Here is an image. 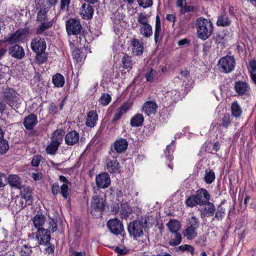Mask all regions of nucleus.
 <instances>
[{
  "label": "nucleus",
  "instance_id": "f257e3e1",
  "mask_svg": "<svg viewBox=\"0 0 256 256\" xmlns=\"http://www.w3.org/2000/svg\"><path fill=\"white\" fill-rule=\"evenodd\" d=\"M196 26L198 36L202 40L208 39L212 33L213 24L209 19L202 17L198 18Z\"/></svg>",
  "mask_w": 256,
  "mask_h": 256
},
{
  "label": "nucleus",
  "instance_id": "f03ea898",
  "mask_svg": "<svg viewBox=\"0 0 256 256\" xmlns=\"http://www.w3.org/2000/svg\"><path fill=\"white\" fill-rule=\"evenodd\" d=\"M146 226V222L144 220H134L128 226V232L134 239L142 236L144 234V230Z\"/></svg>",
  "mask_w": 256,
  "mask_h": 256
},
{
  "label": "nucleus",
  "instance_id": "7ed1b4c3",
  "mask_svg": "<svg viewBox=\"0 0 256 256\" xmlns=\"http://www.w3.org/2000/svg\"><path fill=\"white\" fill-rule=\"evenodd\" d=\"M104 200L99 195L94 194L92 198L90 205V212L96 218L101 216L104 210Z\"/></svg>",
  "mask_w": 256,
  "mask_h": 256
},
{
  "label": "nucleus",
  "instance_id": "20e7f679",
  "mask_svg": "<svg viewBox=\"0 0 256 256\" xmlns=\"http://www.w3.org/2000/svg\"><path fill=\"white\" fill-rule=\"evenodd\" d=\"M63 138L61 132L57 130L52 134L50 142L46 148V153L50 155H54L62 140Z\"/></svg>",
  "mask_w": 256,
  "mask_h": 256
},
{
  "label": "nucleus",
  "instance_id": "39448f33",
  "mask_svg": "<svg viewBox=\"0 0 256 256\" xmlns=\"http://www.w3.org/2000/svg\"><path fill=\"white\" fill-rule=\"evenodd\" d=\"M28 33L29 29L28 28L18 30L14 34L4 38L2 42H0V44L4 42H8L11 44L23 42L27 38Z\"/></svg>",
  "mask_w": 256,
  "mask_h": 256
},
{
  "label": "nucleus",
  "instance_id": "423d86ee",
  "mask_svg": "<svg viewBox=\"0 0 256 256\" xmlns=\"http://www.w3.org/2000/svg\"><path fill=\"white\" fill-rule=\"evenodd\" d=\"M218 64L221 70L228 73L234 70L235 66V61L233 56H226L219 60Z\"/></svg>",
  "mask_w": 256,
  "mask_h": 256
},
{
  "label": "nucleus",
  "instance_id": "0eeeda50",
  "mask_svg": "<svg viewBox=\"0 0 256 256\" xmlns=\"http://www.w3.org/2000/svg\"><path fill=\"white\" fill-rule=\"evenodd\" d=\"M30 47L34 52H44L46 48V44L44 38L36 36L31 40Z\"/></svg>",
  "mask_w": 256,
  "mask_h": 256
},
{
  "label": "nucleus",
  "instance_id": "6e6552de",
  "mask_svg": "<svg viewBox=\"0 0 256 256\" xmlns=\"http://www.w3.org/2000/svg\"><path fill=\"white\" fill-rule=\"evenodd\" d=\"M82 26L80 21L75 18H70L66 22V30L68 34L76 35L80 33Z\"/></svg>",
  "mask_w": 256,
  "mask_h": 256
},
{
  "label": "nucleus",
  "instance_id": "1a4fd4ad",
  "mask_svg": "<svg viewBox=\"0 0 256 256\" xmlns=\"http://www.w3.org/2000/svg\"><path fill=\"white\" fill-rule=\"evenodd\" d=\"M96 183L98 188H108L111 183L109 174L107 172H102L96 176Z\"/></svg>",
  "mask_w": 256,
  "mask_h": 256
},
{
  "label": "nucleus",
  "instance_id": "9d476101",
  "mask_svg": "<svg viewBox=\"0 0 256 256\" xmlns=\"http://www.w3.org/2000/svg\"><path fill=\"white\" fill-rule=\"evenodd\" d=\"M107 226L112 233L116 235L121 234L124 230L122 224L118 218L110 220L107 222Z\"/></svg>",
  "mask_w": 256,
  "mask_h": 256
},
{
  "label": "nucleus",
  "instance_id": "9b49d317",
  "mask_svg": "<svg viewBox=\"0 0 256 256\" xmlns=\"http://www.w3.org/2000/svg\"><path fill=\"white\" fill-rule=\"evenodd\" d=\"M36 238L39 244H47L50 239V231L47 229L39 228L36 232Z\"/></svg>",
  "mask_w": 256,
  "mask_h": 256
},
{
  "label": "nucleus",
  "instance_id": "f8f14e48",
  "mask_svg": "<svg viewBox=\"0 0 256 256\" xmlns=\"http://www.w3.org/2000/svg\"><path fill=\"white\" fill-rule=\"evenodd\" d=\"M199 205H204L210 200V196L205 189L198 190L195 194Z\"/></svg>",
  "mask_w": 256,
  "mask_h": 256
},
{
  "label": "nucleus",
  "instance_id": "ddd939ff",
  "mask_svg": "<svg viewBox=\"0 0 256 256\" xmlns=\"http://www.w3.org/2000/svg\"><path fill=\"white\" fill-rule=\"evenodd\" d=\"M9 54L12 57L18 59H22L25 55L23 48L18 44L14 45L10 48Z\"/></svg>",
  "mask_w": 256,
  "mask_h": 256
},
{
  "label": "nucleus",
  "instance_id": "4468645a",
  "mask_svg": "<svg viewBox=\"0 0 256 256\" xmlns=\"http://www.w3.org/2000/svg\"><path fill=\"white\" fill-rule=\"evenodd\" d=\"M132 52L134 55L140 56L144 51L143 43L139 40L134 38L131 40Z\"/></svg>",
  "mask_w": 256,
  "mask_h": 256
},
{
  "label": "nucleus",
  "instance_id": "2eb2a0df",
  "mask_svg": "<svg viewBox=\"0 0 256 256\" xmlns=\"http://www.w3.org/2000/svg\"><path fill=\"white\" fill-rule=\"evenodd\" d=\"M132 104L130 102H126L122 104L121 106L116 110V112L113 117L112 122H116L120 119L121 117L128 112Z\"/></svg>",
  "mask_w": 256,
  "mask_h": 256
},
{
  "label": "nucleus",
  "instance_id": "dca6fc26",
  "mask_svg": "<svg viewBox=\"0 0 256 256\" xmlns=\"http://www.w3.org/2000/svg\"><path fill=\"white\" fill-rule=\"evenodd\" d=\"M53 22H42L36 28V33L37 34H44V35L52 36V32H46V30L52 26Z\"/></svg>",
  "mask_w": 256,
  "mask_h": 256
},
{
  "label": "nucleus",
  "instance_id": "f3484780",
  "mask_svg": "<svg viewBox=\"0 0 256 256\" xmlns=\"http://www.w3.org/2000/svg\"><path fill=\"white\" fill-rule=\"evenodd\" d=\"M98 114L96 110L89 112L87 114L86 125L88 127L94 128L98 120Z\"/></svg>",
  "mask_w": 256,
  "mask_h": 256
},
{
  "label": "nucleus",
  "instance_id": "a211bd4d",
  "mask_svg": "<svg viewBox=\"0 0 256 256\" xmlns=\"http://www.w3.org/2000/svg\"><path fill=\"white\" fill-rule=\"evenodd\" d=\"M80 14L84 19H90L94 14L92 7L87 4H84L80 8Z\"/></svg>",
  "mask_w": 256,
  "mask_h": 256
},
{
  "label": "nucleus",
  "instance_id": "6ab92c4d",
  "mask_svg": "<svg viewBox=\"0 0 256 256\" xmlns=\"http://www.w3.org/2000/svg\"><path fill=\"white\" fill-rule=\"evenodd\" d=\"M78 140L79 134L75 130L68 132L65 136L66 143L68 145H74L78 141Z\"/></svg>",
  "mask_w": 256,
  "mask_h": 256
},
{
  "label": "nucleus",
  "instance_id": "aec40b11",
  "mask_svg": "<svg viewBox=\"0 0 256 256\" xmlns=\"http://www.w3.org/2000/svg\"><path fill=\"white\" fill-rule=\"evenodd\" d=\"M38 122L37 117L34 114H30L24 118V124L27 130L32 129Z\"/></svg>",
  "mask_w": 256,
  "mask_h": 256
},
{
  "label": "nucleus",
  "instance_id": "412c9836",
  "mask_svg": "<svg viewBox=\"0 0 256 256\" xmlns=\"http://www.w3.org/2000/svg\"><path fill=\"white\" fill-rule=\"evenodd\" d=\"M114 147L118 153H122L126 150L128 148V142L125 139L120 138L114 142Z\"/></svg>",
  "mask_w": 256,
  "mask_h": 256
},
{
  "label": "nucleus",
  "instance_id": "4be33fe9",
  "mask_svg": "<svg viewBox=\"0 0 256 256\" xmlns=\"http://www.w3.org/2000/svg\"><path fill=\"white\" fill-rule=\"evenodd\" d=\"M157 108L156 103L153 101L146 102L142 107L144 112L148 116L154 114Z\"/></svg>",
  "mask_w": 256,
  "mask_h": 256
},
{
  "label": "nucleus",
  "instance_id": "5701e85b",
  "mask_svg": "<svg viewBox=\"0 0 256 256\" xmlns=\"http://www.w3.org/2000/svg\"><path fill=\"white\" fill-rule=\"evenodd\" d=\"M234 88L238 94L242 95L249 91L250 86L246 82L240 81L236 82Z\"/></svg>",
  "mask_w": 256,
  "mask_h": 256
},
{
  "label": "nucleus",
  "instance_id": "b1692460",
  "mask_svg": "<svg viewBox=\"0 0 256 256\" xmlns=\"http://www.w3.org/2000/svg\"><path fill=\"white\" fill-rule=\"evenodd\" d=\"M106 168L110 173H118L119 172V163L116 160H108L106 162Z\"/></svg>",
  "mask_w": 256,
  "mask_h": 256
},
{
  "label": "nucleus",
  "instance_id": "393cba45",
  "mask_svg": "<svg viewBox=\"0 0 256 256\" xmlns=\"http://www.w3.org/2000/svg\"><path fill=\"white\" fill-rule=\"evenodd\" d=\"M46 221V216L42 214H37L33 218L32 222L34 226L38 230L42 228Z\"/></svg>",
  "mask_w": 256,
  "mask_h": 256
},
{
  "label": "nucleus",
  "instance_id": "a878e982",
  "mask_svg": "<svg viewBox=\"0 0 256 256\" xmlns=\"http://www.w3.org/2000/svg\"><path fill=\"white\" fill-rule=\"evenodd\" d=\"M182 234L186 239L192 240L197 236V230L186 226L182 232Z\"/></svg>",
  "mask_w": 256,
  "mask_h": 256
},
{
  "label": "nucleus",
  "instance_id": "bb28decb",
  "mask_svg": "<svg viewBox=\"0 0 256 256\" xmlns=\"http://www.w3.org/2000/svg\"><path fill=\"white\" fill-rule=\"evenodd\" d=\"M230 33L226 30L220 31L216 34V42L217 44H224L229 37Z\"/></svg>",
  "mask_w": 256,
  "mask_h": 256
},
{
  "label": "nucleus",
  "instance_id": "cd10ccee",
  "mask_svg": "<svg viewBox=\"0 0 256 256\" xmlns=\"http://www.w3.org/2000/svg\"><path fill=\"white\" fill-rule=\"evenodd\" d=\"M204 206L202 213V216L204 217H208L212 216L216 210L215 206L213 204L208 202Z\"/></svg>",
  "mask_w": 256,
  "mask_h": 256
},
{
  "label": "nucleus",
  "instance_id": "c85d7f7f",
  "mask_svg": "<svg viewBox=\"0 0 256 256\" xmlns=\"http://www.w3.org/2000/svg\"><path fill=\"white\" fill-rule=\"evenodd\" d=\"M140 32L145 38H149L152 34V27L150 24L140 26Z\"/></svg>",
  "mask_w": 256,
  "mask_h": 256
},
{
  "label": "nucleus",
  "instance_id": "c756f323",
  "mask_svg": "<svg viewBox=\"0 0 256 256\" xmlns=\"http://www.w3.org/2000/svg\"><path fill=\"white\" fill-rule=\"evenodd\" d=\"M186 221L187 224L186 226L188 227L197 230L200 226V222L198 218L194 215H192L190 217H189Z\"/></svg>",
  "mask_w": 256,
  "mask_h": 256
},
{
  "label": "nucleus",
  "instance_id": "7c9ffc66",
  "mask_svg": "<svg viewBox=\"0 0 256 256\" xmlns=\"http://www.w3.org/2000/svg\"><path fill=\"white\" fill-rule=\"evenodd\" d=\"M52 81L54 86L58 88L62 87L65 82L63 76L58 73L52 76Z\"/></svg>",
  "mask_w": 256,
  "mask_h": 256
},
{
  "label": "nucleus",
  "instance_id": "2f4dec72",
  "mask_svg": "<svg viewBox=\"0 0 256 256\" xmlns=\"http://www.w3.org/2000/svg\"><path fill=\"white\" fill-rule=\"evenodd\" d=\"M144 120V118L142 114H136L132 118L130 124L134 127L140 126L142 124Z\"/></svg>",
  "mask_w": 256,
  "mask_h": 256
},
{
  "label": "nucleus",
  "instance_id": "473e14b6",
  "mask_svg": "<svg viewBox=\"0 0 256 256\" xmlns=\"http://www.w3.org/2000/svg\"><path fill=\"white\" fill-rule=\"evenodd\" d=\"M9 184L14 187L21 188V182L20 178L17 175L12 174L9 176L8 178Z\"/></svg>",
  "mask_w": 256,
  "mask_h": 256
},
{
  "label": "nucleus",
  "instance_id": "72a5a7b5",
  "mask_svg": "<svg viewBox=\"0 0 256 256\" xmlns=\"http://www.w3.org/2000/svg\"><path fill=\"white\" fill-rule=\"evenodd\" d=\"M232 115L235 118H239L242 113V110L237 102H234L231 106Z\"/></svg>",
  "mask_w": 256,
  "mask_h": 256
},
{
  "label": "nucleus",
  "instance_id": "f704fd0d",
  "mask_svg": "<svg viewBox=\"0 0 256 256\" xmlns=\"http://www.w3.org/2000/svg\"><path fill=\"white\" fill-rule=\"evenodd\" d=\"M161 31L160 20L158 16L156 17V25L154 29V41L156 43L158 42L160 38V32Z\"/></svg>",
  "mask_w": 256,
  "mask_h": 256
},
{
  "label": "nucleus",
  "instance_id": "c9c22d12",
  "mask_svg": "<svg viewBox=\"0 0 256 256\" xmlns=\"http://www.w3.org/2000/svg\"><path fill=\"white\" fill-rule=\"evenodd\" d=\"M167 226L170 231L172 233L178 232L180 228V222L176 220H170Z\"/></svg>",
  "mask_w": 256,
  "mask_h": 256
},
{
  "label": "nucleus",
  "instance_id": "e433bc0d",
  "mask_svg": "<svg viewBox=\"0 0 256 256\" xmlns=\"http://www.w3.org/2000/svg\"><path fill=\"white\" fill-rule=\"evenodd\" d=\"M231 21L230 20L228 16L226 15H221L220 16L216 22V24L218 26H227L230 24Z\"/></svg>",
  "mask_w": 256,
  "mask_h": 256
},
{
  "label": "nucleus",
  "instance_id": "4c0bfd02",
  "mask_svg": "<svg viewBox=\"0 0 256 256\" xmlns=\"http://www.w3.org/2000/svg\"><path fill=\"white\" fill-rule=\"evenodd\" d=\"M172 236L171 240L170 242V244L173 246H178L181 242L182 236L178 232H172Z\"/></svg>",
  "mask_w": 256,
  "mask_h": 256
},
{
  "label": "nucleus",
  "instance_id": "58836bf2",
  "mask_svg": "<svg viewBox=\"0 0 256 256\" xmlns=\"http://www.w3.org/2000/svg\"><path fill=\"white\" fill-rule=\"evenodd\" d=\"M122 66L126 69L130 70L132 68V58L127 54H125L122 60Z\"/></svg>",
  "mask_w": 256,
  "mask_h": 256
},
{
  "label": "nucleus",
  "instance_id": "ea45409f",
  "mask_svg": "<svg viewBox=\"0 0 256 256\" xmlns=\"http://www.w3.org/2000/svg\"><path fill=\"white\" fill-rule=\"evenodd\" d=\"M249 70L252 80L256 84V60L250 62Z\"/></svg>",
  "mask_w": 256,
  "mask_h": 256
},
{
  "label": "nucleus",
  "instance_id": "a19ab883",
  "mask_svg": "<svg viewBox=\"0 0 256 256\" xmlns=\"http://www.w3.org/2000/svg\"><path fill=\"white\" fill-rule=\"evenodd\" d=\"M35 62L38 64H43L48 58L47 54L44 52H36Z\"/></svg>",
  "mask_w": 256,
  "mask_h": 256
},
{
  "label": "nucleus",
  "instance_id": "79ce46f5",
  "mask_svg": "<svg viewBox=\"0 0 256 256\" xmlns=\"http://www.w3.org/2000/svg\"><path fill=\"white\" fill-rule=\"evenodd\" d=\"M149 16L145 13H139L137 18V20L140 26H143L148 24Z\"/></svg>",
  "mask_w": 256,
  "mask_h": 256
},
{
  "label": "nucleus",
  "instance_id": "37998d69",
  "mask_svg": "<svg viewBox=\"0 0 256 256\" xmlns=\"http://www.w3.org/2000/svg\"><path fill=\"white\" fill-rule=\"evenodd\" d=\"M178 92L175 90H172L167 92L164 95V97L166 100H172L175 101L178 97Z\"/></svg>",
  "mask_w": 256,
  "mask_h": 256
},
{
  "label": "nucleus",
  "instance_id": "c03bdc74",
  "mask_svg": "<svg viewBox=\"0 0 256 256\" xmlns=\"http://www.w3.org/2000/svg\"><path fill=\"white\" fill-rule=\"evenodd\" d=\"M120 212L122 218H126L130 216L132 213V210L128 206L124 205L122 206Z\"/></svg>",
  "mask_w": 256,
  "mask_h": 256
},
{
  "label": "nucleus",
  "instance_id": "a18cd8bd",
  "mask_svg": "<svg viewBox=\"0 0 256 256\" xmlns=\"http://www.w3.org/2000/svg\"><path fill=\"white\" fill-rule=\"evenodd\" d=\"M185 204L188 207H194L198 204L195 195L191 196L186 198L185 200Z\"/></svg>",
  "mask_w": 256,
  "mask_h": 256
},
{
  "label": "nucleus",
  "instance_id": "49530a36",
  "mask_svg": "<svg viewBox=\"0 0 256 256\" xmlns=\"http://www.w3.org/2000/svg\"><path fill=\"white\" fill-rule=\"evenodd\" d=\"M204 178L207 184H211L215 179L214 172L212 170H206Z\"/></svg>",
  "mask_w": 256,
  "mask_h": 256
},
{
  "label": "nucleus",
  "instance_id": "de8ad7c7",
  "mask_svg": "<svg viewBox=\"0 0 256 256\" xmlns=\"http://www.w3.org/2000/svg\"><path fill=\"white\" fill-rule=\"evenodd\" d=\"M20 194L22 198L24 199L26 202L30 200V192L28 188L23 187L21 190Z\"/></svg>",
  "mask_w": 256,
  "mask_h": 256
},
{
  "label": "nucleus",
  "instance_id": "09e8293b",
  "mask_svg": "<svg viewBox=\"0 0 256 256\" xmlns=\"http://www.w3.org/2000/svg\"><path fill=\"white\" fill-rule=\"evenodd\" d=\"M111 96L108 94H104L100 98V102L103 106H107L111 101Z\"/></svg>",
  "mask_w": 256,
  "mask_h": 256
},
{
  "label": "nucleus",
  "instance_id": "8fccbe9b",
  "mask_svg": "<svg viewBox=\"0 0 256 256\" xmlns=\"http://www.w3.org/2000/svg\"><path fill=\"white\" fill-rule=\"evenodd\" d=\"M156 72L150 68L148 72H147L145 74L146 80L148 82H152L154 80V77L156 75Z\"/></svg>",
  "mask_w": 256,
  "mask_h": 256
},
{
  "label": "nucleus",
  "instance_id": "3c124183",
  "mask_svg": "<svg viewBox=\"0 0 256 256\" xmlns=\"http://www.w3.org/2000/svg\"><path fill=\"white\" fill-rule=\"evenodd\" d=\"M8 148V143L5 140L2 139L0 140V154H3L5 153Z\"/></svg>",
  "mask_w": 256,
  "mask_h": 256
},
{
  "label": "nucleus",
  "instance_id": "603ef678",
  "mask_svg": "<svg viewBox=\"0 0 256 256\" xmlns=\"http://www.w3.org/2000/svg\"><path fill=\"white\" fill-rule=\"evenodd\" d=\"M137 2L140 6L144 8L150 7L152 4V0H137Z\"/></svg>",
  "mask_w": 256,
  "mask_h": 256
},
{
  "label": "nucleus",
  "instance_id": "864d4df0",
  "mask_svg": "<svg viewBox=\"0 0 256 256\" xmlns=\"http://www.w3.org/2000/svg\"><path fill=\"white\" fill-rule=\"evenodd\" d=\"M31 247L28 245L24 244L20 252L21 256H28L32 252Z\"/></svg>",
  "mask_w": 256,
  "mask_h": 256
},
{
  "label": "nucleus",
  "instance_id": "5fc2aeb1",
  "mask_svg": "<svg viewBox=\"0 0 256 256\" xmlns=\"http://www.w3.org/2000/svg\"><path fill=\"white\" fill-rule=\"evenodd\" d=\"M60 192L65 198H67L69 196V188L68 184H64L60 186Z\"/></svg>",
  "mask_w": 256,
  "mask_h": 256
},
{
  "label": "nucleus",
  "instance_id": "6e6d98bb",
  "mask_svg": "<svg viewBox=\"0 0 256 256\" xmlns=\"http://www.w3.org/2000/svg\"><path fill=\"white\" fill-rule=\"evenodd\" d=\"M178 249L182 252L188 251L190 252L191 254H194V247L188 244H184L178 247Z\"/></svg>",
  "mask_w": 256,
  "mask_h": 256
},
{
  "label": "nucleus",
  "instance_id": "4d7b16f0",
  "mask_svg": "<svg viewBox=\"0 0 256 256\" xmlns=\"http://www.w3.org/2000/svg\"><path fill=\"white\" fill-rule=\"evenodd\" d=\"M230 124V116L228 114H225L222 120L221 126L227 128Z\"/></svg>",
  "mask_w": 256,
  "mask_h": 256
},
{
  "label": "nucleus",
  "instance_id": "13d9d810",
  "mask_svg": "<svg viewBox=\"0 0 256 256\" xmlns=\"http://www.w3.org/2000/svg\"><path fill=\"white\" fill-rule=\"evenodd\" d=\"M224 214V210L222 208L218 209L216 211L214 218L218 220H222Z\"/></svg>",
  "mask_w": 256,
  "mask_h": 256
},
{
  "label": "nucleus",
  "instance_id": "bf43d9fd",
  "mask_svg": "<svg viewBox=\"0 0 256 256\" xmlns=\"http://www.w3.org/2000/svg\"><path fill=\"white\" fill-rule=\"evenodd\" d=\"M42 159V156L40 155H37L34 156L32 160V164L34 166H38Z\"/></svg>",
  "mask_w": 256,
  "mask_h": 256
},
{
  "label": "nucleus",
  "instance_id": "052dcab7",
  "mask_svg": "<svg viewBox=\"0 0 256 256\" xmlns=\"http://www.w3.org/2000/svg\"><path fill=\"white\" fill-rule=\"evenodd\" d=\"M49 228L52 232H56L57 230V224L55 220L52 219L48 223Z\"/></svg>",
  "mask_w": 256,
  "mask_h": 256
},
{
  "label": "nucleus",
  "instance_id": "680f3d73",
  "mask_svg": "<svg viewBox=\"0 0 256 256\" xmlns=\"http://www.w3.org/2000/svg\"><path fill=\"white\" fill-rule=\"evenodd\" d=\"M206 241V235L204 234L199 237L198 240H196V243L198 244L200 246H204Z\"/></svg>",
  "mask_w": 256,
  "mask_h": 256
},
{
  "label": "nucleus",
  "instance_id": "e2e57ef3",
  "mask_svg": "<svg viewBox=\"0 0 256 256\" xmlns=\"http://www.w3.org/2000/svg\"><path fill=\"white\" fill-rule=\"evenodd\" d=\"M70 0H60V8L66 10L68 6Z\"/></svg>",
  "mask_w": 256,
  "mask_h": 256
},
{
  "label": "nucleus",
  "instance_id": "0e129e2a",
  "mask_svg": "<svg viewBox=\"0 0 256 256\" xmlns=\"http://www.w3.org/2000/svg\"><path fill=\"white\" fill-rule=\"evenodd\" d=\"M116 251L120 254L124 255L128 253V250L126 248H120L117 247Z\"/></svg>",
  "mask_w": 256,
  "mask_h": 256
},
{
  "label": "nucleus",
  "instance_id": "69168bd1",
  "mask_svg": "<svg viewBox=\"0 0 256 256\" xmlns=\"http://www.w3.org/2000/svg\"><path fill=\"white\" fill-rule=\"evenodd\" d=\"M194 10V7L191 6H186V4L181 9V12L186 13L188 12H191Z\"/></svg>",
  "mask_w": 256,
  "mask_h": 256
},
{
  "label": "nucleus",
  "instance_id": "338daca9",
  "mask_svg": "<svg viewBox=\"0 0 256 256\" xmlns=\"http://www.w3.org/2000/svg\"><path fill=\"white\" fill-rule=\"evenodd\" d=\"M52 192L54 195H56L59 192V186L57 183H54L52 187Z\"/></svg>",
  "mask_w": 256,
  "mask_h": 256
},
{
  "label": "nucleus",
  "instance_id": "774afa93",
  "mask_svg": "<svg viewBox=\"0 0 256 256\" xmlns=\"http://www.w3.org/2000/svg\"><path fill=\"white\" fill-rule=\"evenodd\" d=\"M32 178L36 181L42 178V174L41 172H38V173L33 172L32 174Z\"/></svg>",
  "mask_w": 256,
  "mask_h": 256
}]
</instances>
